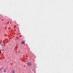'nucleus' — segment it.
Returning a JSON list of instances; mask_svg holds the SVG:
<instances>
[{"label":"nucleus","mask_w":73,"mask_h":73,"mask_svg":"<svg viewBox=\"0 0 73 73\" xmlns=\"http://www.w3.org/2000/svg\"><path fill=\"white\" fill-rule=\"evenodd\" d=\"M16 38H17V39H19V37H18V36H17V37H16Z\"/></svg>","instance_id":"nucleus-5"},{"label":"nucleus","mask_w":73,"mask_h":73,"mask_svg":"<svg viewBox=\"0 0 73 73\" xmlns=\"http://www.w3.org/2000/svg\"><path fill=\"white\" fill-rule=\"evenodd\" d=\"M25 43V42L24 41H22V42H21V44H24Z\"/></svg>","instance_id":"nucleus-2"},{"label":"nucleus","mask_w":73,"mask_h":73,"mask_svg":"<svg viewBox=\"0 0 73 73\" xmlns=\"http://www.w3.org/2000/svg\"><path fill=\"white\" fill-rule=\"evenodd\" d=\"M27 65L29 66H30L31 65V64L30 62L27 63Z\"/></svg>","instance_id":"nucleus-1"},{"label":"nucleus","mask_w":73,"mask_h":73,"mask_svg":"<svg viewBox=\"0 0 73 73\" xmlns=\"http://www.w3.org/2000/svg\"><path fill=\"white\" fill-rule=\"evenodd\" d=\"M12 73H15V72H14V70H13L12 72Z\"/></svg>","instance_id":"nucleus-4"},{"label":"nucleus","mask_w":73,"mask_h":73,"mask_svg":"<svg viewBox=\"0 0 73 73\" xmlns=\"http://www.w3.org/2000/svg\"><path fill=\"white\" fill-rule=\"evenodd\" d=\"M10 24H11V23H10Z\"/></svg>","instance_id":"nucleus-7"},{"label":"nucleus","mask_w":73,"mask_h":73,"mask_svg":"<svg viewBox=\"0 0 73 73\" xmlns=\"http://www.w3.org/2000/svg\"><path fill=\"white\" fill-rule=\"evenodd\" d=\"M4 72H6V70H5V69H4Z\"/></svg>","instance_id":"nucleus-3"},{"label":"nucleus","mask_w":73,"mask_h":73,"mask_svg":"<svg viewBox=\"0 0 73 73\" xmlns=\"http://www.w3.org/2000/svg\"><path fill=\"white\" fill-rule=\"evenodd\" d=\"M1 69H0V71H1Z\"/></svg>","instance_id":"nucleus-9"},{"label":"nucleus","mask_w":73,"mask_h":73,"mask_svg":"<svg viewBox=\"0 0 73 73\" xmlns=\"http://www.w3.org/2000/svg\"><path fill=\"white\" fill-rule=\"evenodd\" d=\"M0 53L1 54V50H0Z\"/></svg>","instance_id":"nucleus-6"},{"label":"nucleus","mask_w":73,"mask_h":73,"mask_svg":"<svg viewBox=\"0 0 73 73\" xmlns=\"http://www.w3.org/2000/svg\"><path fill=\"white\" fill-rule=\"evenodd\" d=\"M4 46H5V44H4Z\"/></svg>","instance_id":"nucleus-8"}]
</instances>
